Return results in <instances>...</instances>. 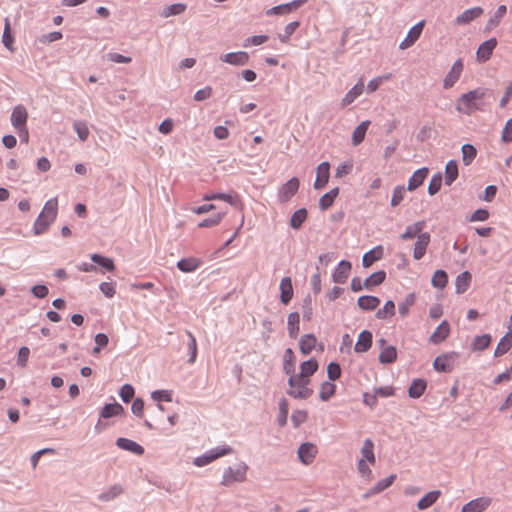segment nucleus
Wrapping results in <instances>:
<instances>
[{"label":"nucleus","instance_id":"f257e3e1","mask_svg":"<svg viewBox=\"0 0 512 512\" xmlns=\"http://www.w3.org/2000/svg\"><path fill=\"white\" fill-rule=\"evenodd\" d=\"M486 89L477 88L462 94L456 102V110L465 115H472L476 111L484 110Z\"/></svg>","mask_w":512,"mask_h":512},{"label":"nucleus","instance_id":"f03ea898","mask_svg":"<svg viewBox=\"0 0 512 512\" xmlns=\"http://www.w3.org/2000/svg\"><path fill=\"white\" fill-rule=\"evenodd\" d=\"M58 214V199L56 197L49 199L33 225L35 235L45 233L49 226L55 221Z\"/></svg>","mask_w":512,"mask_h":512},{"label":"nucleus","instance_id":"7ed1b4c3","mask_svg":"<svg viewBox=\"0 0 512 512\" xmlns=\"http://www.w3.org/2000/svg\"><path fill=\"white\" fill-rule=\"evenodd\" d=\"M289 389L287 394L295 399H307L313 394V389L310 387L311 379H306L299 376L295 372L288 374Z\"/></svg>","mask_w":512,"mask_h":512},{"label":"nucleus","instance_id":"20e7f679","mask_svg":"<svg viewBox=\"0 0 512 512\" xmlns=\"http://www.w3.org/2000/svg\"><path fill=\"white\" fill-rule=\"evenodd\" d=\"M248 465L245 462H239L234 466H229L223 472L221 484L229 487L234 483H242L247 479Z\"/></svg>","mask_w":512,"mask_h":512},{"label":"nucleus","instance_id":"39448f33","mask_svg":"<svg viewBox=\"0 0 512 512\" xmlns=\"http://www.w3.org/2000/svg\"><path fill=\"white\" fill-rule=\"evenodd\" d=\"M232 453H233V449L228 445L216 447L214 449L207 451L205 454H203L199 457H196L194 459L193 463L197 467H202V466L210 464L211 462L217 460L220 457H223V456H226V455H229Z\"/></svg>","mask_w":512,"mask_h":512},{"label":"nucleus","instance_id":"423d86ee","mask_svg":"<svg viewBox=\"0 0 512 512\" xmlns=\"http://www.w3.org/2000/svg\"><path fill=\"white\" fill-rule=\"evenodd\" d=\"M300 181L297 177H293L289 179L286 183H284L278 190V199L281 203H286L291 200V198L297 193L299 190Z\"/></svg>","mask_w":512,"mask_h":512},{"label":"nucleus","instance_id":"0eeeda50","mask_svg":"<svg viewBox=\"0 0 512 512\" xmlns=\"http://www.w3.org/2000/svg\"><path fill=\"white\" fill-rule=\"evenodd\" d=\"M464 70V63L462 59H457L449 72L446 74L444 80H443V87L444 89H450L452 88L457 81L460 79L462 72Z\"/></svg>","mask_w":512,"mask_h":512},{"label":"nucleus","instance_id":"6e6552de","mask_svg":"<svg viewBox=\"0 0 512 512\" xmlns=\"http://www.w3.org/2000/svg\"><path fill=\"white\" fill-rule=\"evenodd\" d=\"M457 357L458 354L456 352L442 354L435 358L433 367L439 372H451Z\"/></svg>","mask_w":512,"mask_h":512},{"label":"nucleus","instance_id":"1a4fd4ad","mask_svg":"<svg viewBox=\"0 0 512 512\" xmlns=\"http://www.w3.org/2000/svg\"><path fill=\"white\" fill-rule=\"evenodd\" d=\"M308 0H293L289 3L281 4L266 11V15H284L297 10L304 5Z\"/></svg>","mask_w":512,"mask_h":512},{"label":"nucleus","instance_id":"9d476101","mask_svg":"<svg viewBox=\"0 0 512 512\" xmlns=\"http://www.w3.org/2000/svg\"><path fill=\"white\" fill-rule=\"evenodd\" d=\"M27 118L28 113L24 106L18 105L13 109L11 114V123L18 133H21V131L26 128Z\"/></svg>","mask_w":512,"mask_h":512},{"label":"nucleus","instance_id":"9b49d317","mask_svg":"<svg viewBox=\"0 0 512 512\" xmlns=\"http://www.w3.org/2000/svg\"><path fill=\"white\" fill-rule=\"evenodd\" d=\"M425 25V21L422 20L414 25L409 31L406 38L400 43L399 48L405 50L411 47L421 36Z\"/></svg>","mask_w":512,"mask_h":512},{"label":"nucleus","instance_id":"f8f14e48","mask_svg":"<svg viewBox=\"0 0 512 512\" xmlns=\"http://www.w3.org/2000/svg\"><path fill=\"white\" fill-rule=\"evenodd\" d=\"M497 46L496 38H490L484 41L477 49L476 59L478 62L483 63L490 59L494 49Z\"/></svg>","mask_w":512,"mask_h":512},{"label":"nucleus","instance_id":"ddd939ff","mask_svg":"<svg viewBox=\"0 0 512 512\" xmlns=\"http://www.w3.org/2000/svg\"><path fill=\"white\" fill-rule=\"evenodd\" d=\"M431 241V236L428 232H424L418 235L416 243L414 245L413 250V258L415 260H420L424 257L427 247L429 246Z\"/></svg>","mask_w":512,"mask_h":512},{"label":"nucleus","instance_id":"4468645a","mask_svg":"<svg viewBox=\"0 0 512 512\" xmlns=\"http://www.w3.org/2000/svg\"><path fill=\"white\" fill-rule=\"evenodd\" d=\"M491 498L480 497L466 503L461 512H483L491 505Z\"/></svg>","mask_w":512,"mask_h":512},{"label":"nucleus","instance_id":"2eb2a0df","mask_svg":"<svg viewBox=\"0 0 512 512\" xmlns=\"http://www.w3.org/2000/svg\"><path fill=\"white\" fill-rule=\"evenodd\" d=\"M484 10L482 7H473L465 10L460 15H458L454 23L455 25H467L471 23L473 20L477 19L483 14Z\"/></svg>","mask_w":512,"mask_h":512},{"label":"nucleus","instance_id":"dca6fc26","mask_svg":"<svg viewBox=\"0 0 512 512\" xmlns=\"http://www.w3.org/2000/svg\"><path fill=\"white\" fill-rule=\"evenodd\" d=\"M317 451L316 445L304 443L298 449V457L303 464L309 465L314 461Z\"/></svg>","mask_w":512,"mask_h":512},{"label":"nucleus","instance_id":"f3484780","mask_svg":"<svg viewBox=\"0 0 512 512\" xmlns=\"http://www.w3.org/2000/svg\"><path fill=\"white\" fill-rule=\"evenodd\" d=\"M221 61L228 63L234 66H243L246 65L249 61V55L247 52L239 51V52H231L224 54L220 57Z\"/></svg>","mask_w":512,"mask_h":512},{"label":"nucleus","instance_id":"a211bd4d","mask_svg":"<svg viewBox=\"0 0 512 512\" xmlns=\"http://www.w3.org/2000/svg\"><path fill=\"white\" fill-rule=\"evenodd\" d=\"M380 346L382 347L381 352L379 354V361L383 364H390L396 361L397 359V350L395 346H385L386 340L380 339Z\"/></svg>","mask_w":512,"mask_h":512},{"label":"nucleus","instance_id":"6ab92c4d","mask_svg":"<svg viewBox=\"0 0 512 512\" xmlns=\"http://www.w3.org/2000/svg\"><path fill=\"white\" fill-rule=\"evenodd\" d=\"M330 177V164L328 162H322L317 167V176L314 182L315 189H322L329 181Z\"/></svg>","mask_w":512,"mask_h":512},{"label":"nucleus","instance_id":"aec40b11","mask_svg":"<svg viewBox=\"0 0 512 512\" xmlns=\"http://www.w3.org/2000/svg\"><path fill=\"white\" fill-rule=\"evenodd\" d=\"M364 92V81L360 78L357 84H355L342 98L341 106L346 107L352 104L362 93Z\"/></svg>","mask_w":512,"mask_h":512},{"label":"nucleus","instance_id":"412c9836","mask_svg":"<svg viewBox=\"0 0 512 512\" xmlns=\"http://www.w3.org/2000/svg\"><path fill=\"white\" fill-rule=\"evenodd\" d=\"M351 263L342 260L333 272L332 278L335 283H345L351 272Z\"/></svg>","mask_w":512,"mask_h":512},{"label":"nucleus","instance_id":"4be33fe9","mask_svg":"<svg viewBox=\"0 0 512 512\" xmlns=\"http://www.w3.org/2000/svg\"><path fill=\"white\" fill-rule=\"evenodd\" d=\"M450 335V325L444 320L442 321L432 335L429 338V341L433 344H440L445 341Z\"/></svg>","mask_w":512,"mask_h":512},{"label":"nucleus","instance_id":"5701e85b","mask_svg":"<svg viewBox=\"0 0 512 512\" xmlns=\"http://www.w3.org/2000/svg\"><path fill=\"white\" fill-rule=\"evenodd\" d=\"M280 301L287 305L293 298V285L290 277H284L281 279L280 285Z\"/></svg>","mask_w":512,"mask_h":512},{"label":"nucleus","instance_id":"b1692460","mask_svg":"<svg viewBox=\"0 0 512 512\" xmlns=\"http://www.w3.org/2000/svg\"><path fill=\"white\" fill-rule=\"evenodd\" d=\"M429 174V169L427 167L420 168L416 170L412 176L408 180L407 189L409 191H414L418 187H420Z\"/></svg>","mask_w":512,"mask_h":512},{"label":"nucleus","instance_id":"393cba45","mask_svg":"<svg viewBox=\"0 0 512 512\" xmlns=\"http://www.w3.org/2000/svg\"><path fill=\"white\" fill-rule=\"evenodd\" d=\"M372 333L368 330L362 331L357 339V342L354 346V350L357 353H364L368 351L372 346Z\"/></svg>","mask_w":512,"mask_h":512},{"label":"nucleus","instance_id":"a878e982","mask_svg":"<svg viewBox=\"0 0 512 512\" xmlns=\"http://www.w3.org/2000/svg\"><path fill=\"white\" fill-rule=\"evenodd\" d=\"M318 368V361L315 358H311L300 364L299 373L297 374L306 379H311V376H313L317 372Z\"/></svg>","mask_w":512,"mask_h":512},{"label":"nucleus","instance_id":"bb28decb","mask_svg":"<svg viewBox=\"0 0 512 512\" xmlns=\"http://www.w3.org/2000/svg\"><path fill=\"white\" fill-rule=\"evenodd\" d=\"M512 347V327L508 326V332L500 339L495 352L494 356L499 357L504 355L506 352L510 350Z\"/></svg>","mask_w":512,"mask_h":512},{"label":"nucleus","instance_id":"cd10ccee","mask_svg":"<svg viewBox=\"0 0 512 512\" xmlns=\"http://www.w3.org/2000/svg\"><path fill=\"white\" fill-rule=\"evenodd\" d=\"M287 330L292 339H296L300 332V315L297 312H292L287 318Z\"/></svg>","mask_w":512,"mask_h":512},{"label":"nucleus","instance_id":"c85d7f7f","mask_svg":"<svg viewBox=\"0 0 512 512\" xmlns=\"http://www.w3.org/2000/svg\"><path fill=\"white\" fill-rule=\"evenodd\" d=\"M361 457L359 460H364V462H369L371 465L376 463V456L374 453V443L371 439H366L363 442V446L361 448Z\"/></svg>","mask_w":512,"mask_h":512},{"label":"nucleus","instance_id":"c756f323","mask_svg":"<svg viewBox=\"0 0 512 512\" xmlns=\"http://www.w3.org/2000/svg\"><path fill=\"white\" fill-rule=\"evenodd\" d=\"M317 339L313 334H305L299 341V349L303 355L310 354L316 347Z\"/></svg>","mask_w":512,"mask_h":512},{"label":"nucleus","instance_id":"7c9ffc66","mask_svg":"<svg viewBox=\"0 0 512 512\" xmlns=\"http://www.w3.org/2000/svg\"><path fill=\"white\" fill-rule=\"evenodd\" d=\"M201 264L202 261L199 258L189 257L178 261L177 268L184 273H190L198 269Z\"/></svg>","mask_w":512,"mask_h":512},{"label":"nucleus","instance_id":"2f4dec72","mask_svg":"<svg viewBox=\"0 0 512 512\" xmlns=\"http://www.w3.org/2000/svg\"><path fill=\"white\" fill-rule=\"evenodd\" d=\"M383 256V248L377 246L363 255L362 264L365 268H369L372 264L380 260Z\"/></svg>","mask_w":512,"mask_h":512},{"label":"nucleus","instance_id":"473e14b6","mask_svg":"<svg viewBox=\"0 0 512 512\" xmlns=\"http://www.w3.org/2000/svg\"><path fill=\"white\" fill-rule=\"evenodd\" d=\"M425 228V221H418L412 225L407 226L404 233L401 234L400 238L402 240H409L415 237L418 238L419 234H422L423 229Z\"/></svg>","mask_w":512,"mask_h":512},{"label":"nucleus","instance_id":"72a5a7b5","mask_svg":"<svg viewBox=\"0 0 512 512\" xmlns=\"http://www.w3.org/2000/svg\"><path fill=\"white\" fill-rule=\"evenodd\" d=\"M116 443L119 448L133 452L137 455H142L144 453V448L130 439L118 438Z\"/></svg>","mask_w":512,"mask_h":512},{"label":"nucleus","instance_id":"f704fd0d","mask_svg":"<svg viewBox=\"0 0 512 512\" xmlns=\"http://www.w3.org/2000/svg\"><path fill=\"white\" fill-rule=\"evenodd\" d=\"M357 304L360 309L371 311L378 307L380 299L376 296L364 295L358 298Z\"/></svg>","mask_w":512,"mask_h":512},{"label":"nucleus","instance_id":"c9c22d12","mask_svg":"<svg viewBox=\"0 0 512 512\" xmlns=\"http://www.w3.org/2000/svg\"><path fill=\"white\" fill-rule=\"evenodd\" d=\"M203 200L211 201V200H222L229 203L232 206L237 205L239 199L237 195L234 194H225V193H209L203 196Z\"/></svg>","mask_w":512,"mask_h":512},{"label":"nucleus","instance_id":"e433bc0d","mask_svg":"<svg viewBox=\"0 0 512 512\" xmlns=\"http://www.w3.org/2000/svg\"><path fill=\"white\" fill-rule=\"evenodd\" d=\"M472 276L468 271L462 272L455 281L456 293L463 294L468 290L471 284Z\"/></svg>","mask_w":512,"mask_h":512},{"label":"nucleus","instance_id":"4c0bfd02","mask_svg":"<svg viewBox=\"0 0 512 512\" xmlns=\"http://www.w3.org/2000/svg\"><path fill=\"white\" fill-rule=\"evenodd\" d=\"M369 125H370V121L366 120V121L361 122L354 129L353 134H352V144L354 146H358L360 143L363 142Z\"/></svg>","mask_w":512,"mask_h":512},{"label":"nucleus","instance_id":"58836bf2","mask_svg":"<svg viewBox=\"0 0 512 512\" xmlns=\"http://www.w3.org/2000/svg\"><path fill=\"white\" fill-rule=\"evenodd\" d=\"M441 492L439 490L428 492L423 496L417 503L419 510H425L431 507L440 497Z\"/></svg>","mask_w":512,"mask_h":512},{"label":"nucleus","instance_id":"ea45409f","mask_svg":"<svg viewBox=\"0 0 512 512\" xmlns=\"http://www.w3.org/2000/svg\"><path fill=\"white\" fill-rule=\"evenodd\" d=\"M336 393V384L332 381H325L321 384L319 390V398L326 402Z\"/></svg>","mask_w":512,"mask_h":512},{"label":"nucleus","instance_id":"a19ab883","mask_svg":"<svg viewBox=\"0 0 512 512\" xmlns=\"http://www.w3.org/2000/svg\"><path fill=\"white\" fill-rule=\"evenodd\" d=\"M395 479H396V475H390L389 477L378 481L365 496L368 497L370 495H374V494H378V493L382 492L383 490L390 487L393 484Z\"/></svg>","mask_w":512,"mask_h":512},{"label":"nucleus","instance_id":"79ce46f5","mask_svg":"<svg viewBox=\"0 0 512 512\" xmlns=\"http://www.w3.org/2000/svg\"><path fill=\"white\" fill-rule=\"evenodd\" d=\"M416 296L414 293L408 294L405 299L399 304L398 311L402 318L408 316L411 307L415 304Z\"/></svg>","mask_w":512,"mask_h":512},{"label":"nucleus","instance_id":"37998d69","mask_svg":"<svg viewBox=\"0 0 512 512\" xmlns=\"http://www.w3.org/2000/svg\"><path fill=\"white\" fill-rule=\"evenodd\" d=\"M458 177V165L454 160L449 161L445 167V184L451 185Z\"/></svg>","mask_w":512,"mask_h":512},{"label":"nucleus","instance_id":"c03bdc74","mask_svg":"<svg viewBox=\"0 0 512 512\" xmlns=\"http://www.w3.org/2000/svg\"><path fill=\"white\" fill-rule=\"evenodd\" d=\"M386 279V273L383 270L377 271L373 274H371L365 281H364V287L366 289H370L374 286H378L382 284Z\"/></svg>","mask_w":512,"mask_h":512},{"label":"nucleus","instance_id":"a18cd8bd","mask_svg":"<svg viewBox=\"0 0 512 512\" xmlns=\"http://www.w3.org/2000/svg\"><path fill=\"white\" fill-rule=\"evenodd\" d=\"M339 194L338 188H333L328 193L324 194L320 200H319V207L321 210H327L329 207L332 206L334 203L336 197Z\"/></svg>","mask_w":512,"mask_h":512},{"label":"nucleus","instance_id":"49530a36","mask_svg":"<svg viewBox=\"0 0 512 512\" xmlns=\"http://www.w3.org/2000/svg\"><path fill=\"white\" fill-rule=\"evenodd\" d=\"M426 389V381L415 379L409 387L408 394L411 398H419Z\"/></svg>","mask_w":512,"mask_h":512},{"label":"nucleus","instance_id":"de8ad7c7","mask_svg":"<svg viewBox=\"0 0 512 512\" xmlns=\"http://www.w3.org/2000/svg\"><path fill=\"white\" fill-rule=\"evenodd\" d=\"M307 210L305 208L298 209L293 213L290 219V226L293 229H299L307 219Z\"/></svg>","mask_w":512,"mask_h":512},{"label":"nucleus","instance_id":"09e8293b","mask_svg":"<svg viewBox=\"0 0 512 512\" xmlns=\"http://www.w3.org/2000/svg\"><path fill=\"white\" fill-rule=\"evenodd\" d=\"M123 412V407L119 403L106 404L101 412L102 418H110L113 416L120 415Z\"/></svg>","mask_w":512,"mask_h":512},{"label":"nucleus","instance_id":"8fccbe9b","mask_svg":"<svg viewBox=\"0 0 512 512\" xmlns=\"http://www.w3.org/2000/svg\"><path fill=\"white\" fill-rule=\"evenodd\" d=\"M283 370L286 374L295 372V355L291 348L285 350Z\"/></svg>","mask_w":512,"mask_h":512},{"label":"nucleus","instance_id":"3c124183","mask_svg":"<svg viewBox=\"0 0 512 512\" xmlns=\"http://www.w3.org/2000/svg\"><path fill=\"white\" fill-rule=\"evenodd\" d=\"M91 260L98 264L99 266L103 267L107 271H114L115 264L113 259L99 255V254H92L90 256Z\"/></svg>","mask_w":512,"mask_h":512},{"label":"nucleus","instance_id":"603ef678","mask_svg":"<svg viewBox=\"0 0 512 512\" xmlns=\"http://www.w3.org/2000/svg\"><path fill=\"white\" fill-rule=\"evenodd\" d=\"M395 315V303L392 300H388L383 308L379 309L376 312V317L378 319H388Z\"/></svg>","mask_w":512,"mask_h":512},{"label":"nucleus","instance_id":"864d4df0","mask_svg":"<svg viewBox=\"0 0 512 512\" xmlns=\"http://www.w3.org/2000/svg\"><path fill=\"white\" fill-rule=\"evenodd\" d=\"M462 161L468 166L470 165L477 155L476 148L471 144H465L462 146Z\"/></svg>","mask_w":512,"mask_h":512},{"label":"nucleus","instance_id":"5fc2aeb1","mask_svg":"<svg viewBox=\"0 0 512 512\" xmlns=\"http://www.w3.org/2000/svg\"><path fill=\"white\" fill-rule=\"evenodd\" d=\"M448 283V275L444 270H437L432 276L431 284L435 288L443 289Z\"/></svg>","mask_w":512,"mask_h":512},{"label":"nucleus","instance_id":"6e6d98bb","mask_svg":"<svg viewBox=\"0 0 512 512\" xmlns=\"http://www.w3.org/2000/svg\"><path fill=\"white\" fill-rule=\"evenodd\" d=\"M491 343V336L489 334H484L481 336H476L472 342V350L481 351L486 349Z\"/></svg>","mask_w":512,"mask_h":512},{"label":"nucleus","instance_id":"4d7b16f0","mask_svg":"<svg viewBox=\"0 0 512 512\" xmlns=\"http://www.w3.org/2000/svg\"><path fill=\"white\" fill-rule=\"evenodd\" d=\"M2 42L7 49H9L10 51L14 50V48H13L14 37L11 33L10 21L7 18L5 19Z\"/></svg>","mask_w":512,"mask_h":512},{"label":"nucleus","instance_id":"13d9d810","mask_svg":"<svg viewBox=\"0 0 512 512\" xmlns=\"http://www.w3.org/2000/svg\"><path fill=\"white\" fill-rule=\"evenodd\" d=\"M370 465L371 464L369 462H364V460H358L357 463V469L360 476L368 482H370L373 479V474L372 470L370 469Z\"/></svg>","mask_w":512,"mask_h":512},{"label":"nucleus","instance_id":"bf43d9fd","mask_svg":"<svg viewBox=\"0 0 512 512\" xmlns=\"http://www.w3.org/2000/svg\"><path fill=\"white\" fill-rule=\"evenodd\" d=\"M289 411V404L286 399H281L279 402V414H278V424L283 427L287 423Z\"/></svg>","mask_w":512,"mask_h":512},{"label":"nucleus","instance_id":"052dcab7","mask_svg":"<svg viewBox=\"0 0 512 512\" xmlns=\"http://www.w3.org/2000/svg\"><path fill=\"white\" fill-rule=\"evenodd\" d=\"M185 10H186V5L185 4L176 3V4H172V5L167 6L163 10L161 15L163 17L167 18V17H170L172 15H179V14L183 13Z\"/></svg>","mask_w":512,"mask_h":512},{"label":"nucleus","instance_id":"680f3d73","mask_svg":"<svg viewBox=\"0 0 512 512\" xmlns=\"http://www.w3.org/2000/svg\"><path fill=\"white\" fill-rule=\"evenodd\" d=\"M300 22L293 21L287 24L284 28V33L279 35V39L283 43H287L291 37V35L299 28Z\"/></svg>","mask_w":512,"mask_h":512},{"label":"nucleus","instance_id":"e2e57ef3","mask_svg":"<svg viewBox=\"0 0 512 512\" xmlns=\"http://www.w3.org/2000/svg\"><path fill=\"white\" fill-rule=\"evenodd\" d=\"M390 78H391V74H386V75L378 76V77L371 79L367 85V92L368 93L375 92L382 83L390 80Z\"/></svg>","mask_w":512,"mask_h":512},{"label":"nucleus","instance_id":"0e129e2a","mask_svg":"<svg viewBox=\"0 0 512 512\" xmlns=\"http://www.w3.org/2000/svg\"><path fill=\"white\" fill-rule=\"evenodd\" d=\"M442 185V175L440 173L434 174L428 185V193L432 196L439 192Z\"/></svg>","mask_w":512,"mask_h":512},{"label":"nucleus","instance_id":"69168bd1","mask_svg":"<svg viewBox=\"0 0 512 512\" xmlns=\"http://www.w3.org/2000/svg\"><path fill=\"white\" fill-rule=\"evenodd\" d=\"M225 214H226V212H220L213 217L206 218L203 221H201L198 226L200 228H208V227L217 226L222 221Z\"/></svg>","mask_w":512,"mask_h":512},{"label":"nucleus","instance_id":"338daca9","mask_svg":"<svg viewBox=\"0 0 512 512\" xmlns=\"http://www.w3.org/2000/svg\"><path fill=\"white\" fill-rule=\"evenodd\" d=\"M506 12H507L506 5H500L497 8L494 16L489 20L488 27L489 28L496 27L500 23L501 19L505 16Z\"/></svg>","mask_w":512,"mask_h":512},{"label":"nucleus","instance_id":"774afa93","mask_svg":"<svg viewBox=\"0 0 512 512\" xmlns=\"http://www.w3.org/2000/svg\"><path fill=\"white\" fill-rule=\"evenodd\" d=\"M74 130L81 141L87 140L90 132L87 125L82 121H75L73 124Z\"/></svg>","mask_w":512,"mask_h":512}]
</instances>
